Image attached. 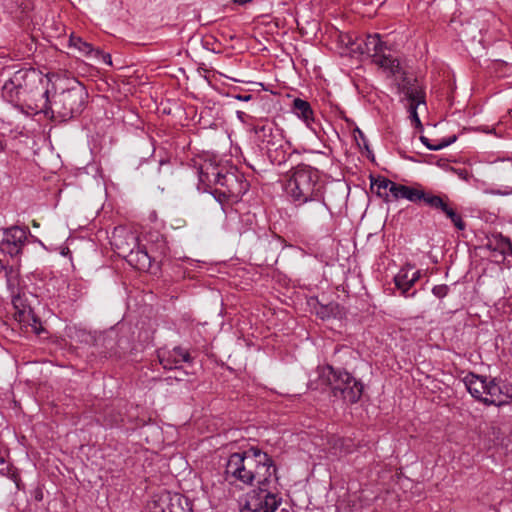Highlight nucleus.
I'll use <instances>...</instances> for the list:
<instances>
[{"label":"nucleus","mask_w":512,"mask_h":512,"mask_svg":"<svg viewBox=\"0 0 512 512\" xmlns=\"http://www.w3.org/2000/svg\"><path fill=\"white\" fill-rule=\"evenodd\" d=\"M276 467L272 458L257 447L232 453L226 463L225 477L230 483L246 486L269 487L277 481Z\"/></svg>","instance_id":"f257e3e1"},{"label":"nucleus","mask_w":512,"mask_h":512,"mask_svg":"<svg viewBox=\"0 0 512 512\" xmlns=\"http://www.w3.org/2000/svg\"><path fill=\"white\" fill-rule=\"evenodd\" d=\"M330 387L334 397L353 404L360 400L363 384L347 371L336 370L332 366H322L317 369V379L310 380V388L324 389Z\"/></svg>","instance_id":"f03ea898"},{"label":"nucleus","mask_w":512,"mask_h":512,"mask_svg":"<svg viewBox=\"0 0 512 512\" xmlns=\"http://www.w3.org/2000/svg\"><path fill=\"white\" fill-rule=\"evenodd\" d=\"M48 90L43 93L45 105L42 111L59 121H68L82 113L85 107L87 92L80 83L54 94L52 101L49 100Z\"/></svg>","instance_id":"7ed1b4c3"},{"label":"nucleus","mask_w":512,"mask_h":512,"mask_svg":"<svg viewBox=\"0 0 512 512\" xmlns=\"http://www.w3.org/2000/svg\"><path fill=\"white\" fill-rule=\"evenodd\" d=\"M319 171L309 165H297L287 182L286 192L295 204L311 200L324 193Z\"/></svg>","instance_id":"20e7f679"},{"label":"nucleus","mask_w":512,"mask_h":512,"mask_svg":"<svg viewBox=\"0 0 512 512\" xmlns=\"http://www.w3.org/2000/svg\"><path fill=\"white\" fill-rule=\"evenodd\" d=\"M399 89L403 94L402 102L405 103V107L409 112V118L413 124L416 126H421V121L417 113V108L420 105L425 106V93L417 81V79H412L405 77L402 80V83L399 85Z\"/></svg>","instance_id":"39448f33"},{"label":"nucleus","mask_w":512,"mask_h":512,"mask_svg":"<svg viewBox=\"0 0 512 512\" xmlns=\"http://www.w3.org/2000/svg\"><path fill=\"white\" fill-rule=\"evenodd\" d=\"M35 73L19 70L13 76L5 81L2 87V97L14 106H19L24 101L23 96L27 90V79L34 76Z\"/></svg>","instance_id":"423d86ee"},{"label":"nucleus","mask_w":512,"mask_h":512,"mask_svg":"<svg viewBox=\"0 0 512 512\" xmlns=\"http://www.w3.org/2000/svg\"><path fill=\"white\" fill-rule=\"evenodd\" d=\"M268 488L263 487L258 492L253 491L241 512H275L281 500L276 494L268 491Z\"/></svg>","instance_id":"0eeeda50"},{"label":"nucleus","mask_w":512,"mask_h":512,"mask_svg":"<svg viewBox=\"0 0 512 512\" xmlns=\"http://www.w3.org/2000/svg\"><path fill=\"white\" fill-rule=\"evenodd\" d=\"M252 130L257 136V139L264 144V148H266L270 159H273V149L275 147L283 148L284 137L282 130L277 128L273 123L264 122L256 124L253 126Z\"/></svg>","instance_id":"6e6552de"},{"label":"nucleus","mask_w":512,"mask_h":512,"mask_svg":"<svg viewBox=\"0 0 512 512\" xmlns=\"http://www.w3.org/2000/svg\"><path fill=\"white\" fill-rule=\"evenodd\" d=\"M26 231L18 226H13L3 230V238L0 242V251L14 258L22 253L26 243Z\"/></svg>","instance_id":"1a4fd4ad"},{"label":"nucleus","mask_w":512,"mask_h":512,"mask_svg":"<svg viewBox=\"0 0 512 512\" xmlns=\"http://www.w3.org/2000/svg\"><path fill=\"white\" fill-rule=\"evenodd\" d=\"M296 205L302 206V217L311 224H322L325 220L330 218L331 212L324 201V193L311 198V200L307 202Z\"/></svg>","instance_id":"9d476101"},{"label":"nucleus","mask_w":512,"mask_h":512,"mask_svg":"<svg viewBox=\"0 0 512 512\" xmlns=\"http://www.w3.org/2000/svg\"><path fill=\"white\" fill-rule=\"evenodd\" d=\"M512 398V387L504 381L496 378L486 381L483 402L487 405L500 406Z\"/></svg>","instance_id":"9b49d317"},{"label":"nucleus","mask_w":512,"mask_h":512,"mask_svg":"<svg viewBox=\"0 0 512 512\" xmlns=\"http://www.w3.org/2000/svg\"><path fill=\"white\" fill-rule=\"evenodd\" d=\"M494 179L503 189L492 190L495 195L507 196L512 194V159H501L493 163Z\"/></svg>","instance_id":"f8f14e48"},{"label":"nucleus","mask_w":512,"mask_h":512,"mask_svg":"<svg viewBox=\"0 0 512 512\" xmlns=\"http://www.w3.org/2000/svg\"><path fill=\"white\" fill-rule=\"evenodd\" d=\"M216 184L226 187L227 193L233 197H240L248 190V183L242 176L234 172H227L222 174L218 172L215 176Z\"/></svg>","instance_id":"ddd939ff"},{"label":"nucleus","mask_w":512,"mask_h":512,"mask_svg":"<svg viewBox=\"0 0 512 512\" xmlns=\"http://www.w3.org/2000/svg\"><path fill=\"white\" fill-rule=\"evenodd\" d=\"M159 362L166 370L180 369L182 363L192 360L189 352L182 347H174L169 351H162L158 354Z\"/></svg>","instance_id":"4468645a"},{"label":"nucleus","mask_w":512,"mask_h":512,"mask_svg":"<svg viewBox=\"0 0 512 512\" xmlns=\"http://www.w3.org/2000/svg\"><path fill=\"white\" fill-rule=\"evenodd\" d=\"M486 381V377H481L474 373H468L463 379H456L453 385H463L472 397L483 402Z\"/></svg>","instance_id":"2eb2a0df"},{"label":"nucleus","mask_w":512,"mask_h":512,"mask_svg":"<svg viewBox=\"0 0 512 512\" xmlns=\"http://www.w3.org/2000/svg\"><path fill=\"white\" fill-rule=\"evenodd\" d=\"M483 248L492 252H498L502 256H512L511 240L498 232L486 235L485 242L483 243Z\"/></svg>","instance_id":"dca6fc26"},{"label":"nucleus","mask_w":512,"mask_h":512,"mask_svg":"<svg viewBox=\"0 0 512 512\" xmlns=\"http://www.w3.org/2000/svg\"><path fill=\"white\" fill-rule=\"evenodd\" d=\"M424 196L425 192L417 187L406 186L396 182L392 184L391 197L394 200L407 199L411 202H418L421 201Z\"/></svg>","instance_id":"f3484780"},{"label":"nucleus","mask_w":512,"mask_h":512,"mask_svg":"<svg viewBox=\"0 0 512 512\" xmlns=\"http://www.w3.org/2000/svg\"><path fill=\"white\" fill-rule=\"evenodd\" d=\"M292 111L297 117L301 118L312 131L316 133V128L313 126V110L309 102L301 98H295L292 103Z\"/></svg>","instance_id":"a211bd4d"},{"label":"nucleus","mask_w":512,"mask_h":512,"mask_svg":"<svg viewBox=\"0 0 512 512\" xmlns=\"http://www.w3.org/2000/svg\"><path fill=\"white\" fill-rule=\"evenodd\" d=\"M410 271H412L411 266L401 268L394 277L395 286L401 291V295L406 298L413 297L416 293V291L410 292L413 286V278H409Z\"/></svg>","instance_id":"6ab92c4d"},{"label":"nucleus","mask_w":512,"mask_h":512,"mask_svg":"<svg viewBox=\"0 0 512 512\" xmlns=\"http://www.w3.org/2000/svg\"><path fill=\"white\" fill-rule=\"evenodd\" d=\"M392 184H394V182L385 177L378 176L377 178H371L372 192L386 202L390 201L389 196L391 195Z\"/></svg>","instance_id":"aec40b11"},{"label":"nucleus","mask_w":512,"mask_h":512,"mask_svg":"<svg viewBox=\"0 0 512 512\" xmlns=\"http://www.w3.org/2000/svg\"><path fill=\"white\" fill-rule=\"evenodd\" d=\"M116 340L115 331L108 332L104 337V346L107 350H109L110 355L121 356L126 350L129 349V343L127 340H123L122 338L118 340L117 346H114V342Z\"/></svg>","instance_id":"412c9836"},{"label":"nucleus","mask_w":512,"mask_h":512,"mask_svg":"<svg viewBox=\"0 0 512 512\" xmlns=\"http://www.w3.org/2000/svg\"><path fill=\"white\" fill-rule=\"evenodd\" d=\"M129 263H134L140 270L149 269L151 267V257L145 249L140 247L137 250H131L128 254Z\"/></svg>","instance_id":"4be33fe9"},{"label":"nucleus","mask_w":512,"mask_h":512,"mask_svg":"<svg viewBox=\"0 0 512 512\" xmlns=\"http://www.w3.org/2000/svg\"><path fill=\"white\" fill-rule=\"evenodd\" d=\"M373 61L380 67L389 70L393 75H396L401 71L399 61L392 58L390 55H385L383 52L373 54Z\"/></svg>","instance_id":"5701e85b"},{"label":"nucleus","mask_w":512,"mask_h":512,"mask_svg":"<svg viewBox=\"0 0 512 512\" xmlns=\"http://www.w3.org/2000/svg\"><path fill=\"white\" fill-rule=\"evenodd\" d=\"M69 46L75 48L84 56L93 57L96 49L93 48L92 44L84 41L80 36L71 34L69 37Z\"/></svg>","instance_id":"b1692460"},{"label":"nucleus","mask_w":512,"mask_h":512,"mask_svg":"<svg viewBox=\"0 0 512 512\" xmlns=\"http://www.w3.org/2000/svg\"><path fill=\"white\" fill-rule=\"evenodd\" d=\"M162 512H193V509L188 498L176 496Z\"/></svg>","instance_id":"393cba45"},{"label":"nucleus","mask_w":512,"mask_h":512,"mask_svg":"<svg viewBox=\"0 0 512 512\" xmlns=\"http://www.w3.org/2000/svg\"><path fill=\"white\" fill-rule=\"evenodd\" d=\"M316 314L322 320L336 317L339 314V305L333 302L326 305L319 304V306L316 307Z\"/></svg>","instance_id":"a878e982"},{"label":"nucleus","mask_w":512,"mask_h":512,"mask_svg":"<svg viewBox=\"0 0 512 512\" xmlns=\"http://www.w3.org/2000/svg\"><path fill=\"white\" fill-rule=\"evenodd\" d=\"M481 433H484L488 441L493 445L500 443L502 433L500 428L495 424H485L484 429L481 428Z\"/></svg>","instance_id":"bb28decb"},{"label":"nucleus","mask_w":512,"mask_h":512,"mask_svg":"<svg viewBox=\"0 0 512 512\" xmlns=\"http://www.w3.org/2000/svg\"><path fill=\"white\" fill-rule=\"evenodd\" d=\"M422 200L430 207L440 209L443 213L448 216V203L445 202L441 197L436 195L426 194L422 197Z\"/></svg>","instance_id":"cd10ccee"},{"label":"nucleus","mask_w":512,"mask_h":512,"mask_svg":"<svg viewBox=\"0 0 512 512\" xmlns=\"http://www.w3.org/2000/svg\"><path fill=\"white\" fill-rule=\"evenodd\" d=\"M365 46L367 52L372 51L373 54L383 52L386 49V45L380 40L379 34L369 35L367 37V41L365 42Z\"/></svg>","instance_id":"c85d7f7f"},{"label":"nucleus","mask_w":512,"mask_h":512,"mask_svg":"<svg viewBox=\"0 0 512 512\" xmlns=\"http://www.w3.org/2000/svg\"><path fill=\"white\" fill-rule=\"evenodd\" d=\"M450 222L458 230V237L466 238V222L463 218L450 208Z\"/></svg>","instance_id":"c756f323"},{"label":"nucleus","mask_w":512,"mask_h":512,"mask_svg":"<svg viewBox=\"0 0 512 512\" xmlns=\"http://www.w3.org/2000/svg\"><path fill=\"white\" fill-rule=\"evenodd\" d=\"M21 321L27 322L37 334L40 333L41 323L34 313L29 309L28 311H22L20 313Z\"/></svg>","instance_id":"7c9ffc66"},{"label":"nucleus","mask_w":512,"mask_h":512,"mask_svg":"<svg viewBox=\"0 0 512 512\" xmlns=\"http://www.w3.org/2000/svg\"><path fill=\"white\" fill-rule=\"evenodd\" d=\"M6 284H7L8 290L10 292L12 302L15 306H17V302L20 300L19 278L7 279Z\"/></svg>","instance_id":"2f4dec72"},{"label":"nucleus","mask_w":512,"mask_h":512,"mask_svg":"<svg viewBox=\"0 0 512 512\" xmlns=\"http://www.w3.org/2000/svg\"><path fill=\"white\" fill-rule=\"evenodd\" d=\"M420 140L430 150H440L448 146V138H442L437 144H432L425 136H421Z\"/></svg>","instance_id":"473e14b6"},{"label":"nucleus","mask_w":512,"mask_h":512,"mask_svg":"<svg viewBox=\"0 0 512 512\" xmlns=\"http://www.w3.org/2000/svg\"><path fill=\"white\" fill-rule=\"evenodd\" d=\"M272 163L282 164L286 162L287 156L286 152L283 150V148L275 147L273 149V159H270Z\"/></svg>","instance_id":"72a5a7b5"},{"label":"nucleus","mask_w":512,"mask_h":512,"mask_svg":"<svg viewBox=\"0 0 512 512\" xmlns=\"http://www.w3.org/2000/svg\"><path fill=\"white\" fill-rule=\"evenodd\" d=\"M450 173L456 174L459 179L467 181L469 177L471 176V172L466 167H453L450 166Z\"/></svg>","instance_id":"f704fd0d"},{"label":"nucleus","mask_w":512,"mask_h":512,"mask_svg":"<svg viewBox=\"0 0 512 512\" xmlns=\"http://www.w3.org/2000/svg\"><path fill=\"white\" fill-rule=\"evenodd\" d=\"M92 58L102 59L107 65H112V59L110 54L104 53L99 49H96Z\"/></svg>","instance_id":"c9c22d12"},{"label":"nucleus","mask_w":512,"mask_h":512,"mask_svg":"<svg viewBox=\"0 0 512 512\" xmlns=\"http://www.w3.org/2000/svg\"><path fill=\"white\" fill-rule=\"evenodd\" d=\"M432 293L438 298H443L447 295L448 288L446 285H436L433 287Z\"/></svg>","instance_id":"e433bc0d"},{"label":"nucleus","mask_w":512,"mask_h":512,"mask_svg":"<svg viewBox=\"0 0 512 512\" xmlns=\"http://www.w3.org/2000/svg\"><path fill=\"white\" fill-rule=\"evenodd\" d=\"M4 276L6 280L19 278V271L13 266H7L6 270L4 271Z\"/></svg>","instance_id":"4c0bfd02"},{"label":"nucleus","mask_w":512,"mask_h":512,"mask_svg":"<svg viewBox=\"0 0 512 512\" xmlns=\"http://www.w3.org/2000/svg\"><path fill=\"white\" fill-rule=\"evenodd\" d=\"M4 276L6 280L19 278V271L13 266H7L6 270L4 271Z\"/></svg>","instance_id":"58836bf2"},{"label":"nucleus","mask_w":512,"mask_h":512,"mask_svg":"<svg viewBox=\"0 0 512 512\" xmlns=\"http://www.w3.org/2000/svg\"><path fill=\"white\" fill-rule=\"evenodd\" d=\"M212 195L214 196L215 200L218 201L219 203H223L224 201H226V199L228 197L227 192H222L219 190H215L212 193Z\"/></svg>","instance_id":"ea45409f"},{"label":"nucleus","mask_w":512,"mask_h":512,"mask_svg":"<svg viewBox=\"0 0 512 512\" xmlns=\"http://www.w3.org/2000/svg\"><path fill=\"white\" fill-rule=\"evenodd\" d=\"M431 163H435L437 166L443 168V169H446L447 166H448V160L446 159H437L436 160V157L435 156H432L431 157V160H430Z\"/></svg>","instance_id":"a19ab883"},{"label":"nucleus","mask_w":512,"mask_h":512,"mask_svg":"<svg viewBox=\"0 0 512 512\" xmlns=\"http://www.w3.org/2000/svg\"><path fill=\"white\" fill-rule=\"evenodd\" d=\"M233 97L239 101H250L252 98H253V95L251 94H245V95H242V94H237V95H233Z\"/></svg>","instance_id":"79ce46f5"},{"label":"nucleus","mask_w":512,"mask_h":512,"mask_svg":"<svg viewBox=\"0 0 512 512\" xmlns=\"http://www.w3.org/2000/svg\"><path fill=\"white\" fill-rule=\"evenodd\" d=\"M419 277H420V272L418 270H415L412 267V271H410L409 278H413V285L416 283V281L419 279Z\"/></svg>","instance_id":"37998d69"},{"label":"nucleus","mask_w":512,"mask_h":512,"mask_svg":"<svg viewBox=\"0 0 512 512\" xmlns=\"http://www.w3.org/2000/svg\"><path fill=\"white\" fill-rule=\"evenodd\" d=\"M232 1H233V3L238 4V5H245L246 3H249L252 0H232Z\"/></svg>","instance_id":"c03bdc74"},{"label":"nucleus","mask_w":512,"mask_h":512,"mask_svg":"<svg viewBox=\"0 0 512 512\" xmlns=\"http://www.w3.org/2000/svg\"><path fill=\"white\" fill-rule=\"evenodd\" d=\"M7 268V265H5L1 260H0V274L1 273H4V271L6 270Z\"/></svg>","instance_id":"a18cd8bd"},{"label":"nucleus","mask_w":512,"mask_h":512,"mask_svg":"<svg viewBox=\"0 0 512 512\" xmlns=\"http://www.w3.org/2000/svg\"><path fill=\"white\" fill-rule=\"evenodd\" d=\"M237 116H238V118H239L240 120H242V121H243V117L245 116V113H244V112H242V111H238V112H237Z\"/></svg>","instance_id":"49530a36"},{"label":"nucleus","mask_w":512,"mask_h":512,"mask_svg":"<svg viewBox=\"0 0 512 512\" xmlns=\"http://www.w3.org/2000/svg\"><path fill=\"white\" fill-rule=\"evenodd\" d=\"M457 139L456 135H450V145L453 144Z\"/></svg>","instance_id":"de8ad7c7"},{"label":"nucleus","mask_w":512,"mask_h":512,"mask_svg":"<svg viewBox=\"0 0 512 512\" xmlns=\"http://www.w3.org/2000/svg\"><path fill=\"white\" fill-rule=\"evenodd\" d=\"M36 499H41L40 494H37Z\"/></svg>","instance_id":"09e8293b"},{"label":"nucleus","mask_w":512,"mask_h":512,"mask_svg":"<svg viewBox=\"0 0 512 512\" xmlns=\"http://www.w3.org/2000/svg\"><path fill=\"white\" fill-rule=\"evenodd\" d=\"M36 499H41L40 494H37Z\"/></svg>","instance_id":"8fccbe9b"},{"label":"nucleus","mask_w":512,"mask_h":512,"mask_svg":"<svg viewBox=\"0 0 512 512\" xmlns=\"http://www.w3.org/2000/svg\"><path fill=\"white\" fill-rule=\"evenodd\" d=\"M449 101H450V105H451L452 104V98L451 97L449 98Z\"/></svg>","instance_id":"3c124183"}]
</instances>
